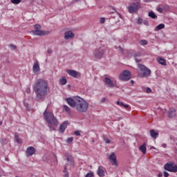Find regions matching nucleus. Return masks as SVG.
<instances>
[{"instance_id":"nucleus-57","label":"nucleus","mask_w":177,"mask_h":177,"mask_svg":"<svg viewBox=\"0 0 177 177\" xmlns=\"http://www.w3.org/2000/svg\"><path fill=\"white\" fill-rule=\"evenodd\" d=\"M92 142H93V143L95 142V140H92Z\"/></svg>"},{"instance_id":"nucleus-28","label":"nucleus","mask_w":177,"mask_h":177,"mask_svg":"<svg viewBox=\"0 0 177 177\" xmlns=\"http://www.w3.org/2000/svg\"><path fill=\"white\" fill-rule=\"evenodd\" d=\"M11 3L14 5H19L20 2H21V0H10Z\"/></svg>"},{"instance_id":"nucleus-31","label":"nucleus","mask_w":177,"mask_h":177,"mask_svg":"<svg viewBox=\"0 0 177 177\" xmlns=\"http://www.w3.org/2000/svg\"><path fill=\"white\" fill-rule=\"evenodd\" d=\"M64 109L66 113H70V107L66 105H64Z\"/></svg>"},{"instance_id":"nucleus-59","label":"nucleus","mask_w":177,"mask_h":177,"mask_svg":"<svg viewBox=\"0 0 177 177\" xmlns=\"http://www.w3.org/2000/svg\"><path fill=\"white\" fill-rule=\"evenodd\" d=\"M0 177H1V174H0Z\"/></svg>"},{"instance_id":"nucleus-47","label":"nucleus","mask_w":177,"mask_h":177,"mask_svg":"<svg viewBox=\"0 0 177 177\" xmlns=\"http://www.w3.org/2000/svg\"><path fill=\"white\" fill-rule=\"evenodd\" d=\"M16 142H17V143H21V140H20L19 138H17V139L16 140Z\"/></svg>"},{"instance_id":"nucleus-17","label":"nucleus","mask_w":177,"mask_h":177,"mask_svg":"<svg viewBox=\"0 0 177 177\" xmlns=\"http://www.w3.org/2000/svg\"><path fill=\"white\" fill-rule=\"evenodd\" d=\"M97 174L100 177H104V167L103 166H99L98 169L97 171Z\"/></svg>"},{"instance_id":"nucleus-11","label":"nucleus","mask_w":177,"mask_h":177,"mask_svg":"<svg viewBox=\"0 0 177 177\" xmlns=\"http://www.w3.org/2000/svg\"><path fill=\"white\" fill-rule=\"evenodd\" d=\"M109 160L111 161L112 165H115V167H118V163L117 162V156H115V153H114V152L111 153V154L109 156Z\"/></svg>"},{"instance_id":"nucleus-25","label":"nucleus","mask_w":177,"mask_h":177,"mask_svg":"<svg viewBox=\"0 0 177 177\" xmlns=\"http://www.w3.org/2000/svg\"><path fill=\"white\" fill-rule=\"evenodd\" d=\"M59 84L60 85H66V84H67V79L62 77L59 80Z\"/></svg>"},{"instance_id":"nucleus-24","label":"nucleus","mask_w":177,"mask_h":177,"mask_svg":"<svg viewBox=\"0 0 177 177\" xmlns=\"http://www.w3.org/2000/svg\"><path fill=\"white\" fill-rule=\"evenodd\" d=\"M148 16L151 19H157L156 15L153 11L149 12Z\"/></svg>"},{"instance_id":"nucleus-42","label":"nucleus","mask_w":177,"mask_h":177,"mask_svg":"<svg viewBox=\"0 0 177 177\" xmlns=\"http://www.w3.org/2000/svg\"><path fill=\"white\" fill-rule=\"evenodd\" d=\"M122 107H124V109H129V105L123 104Z\"/></svg>"},{"instance_id":"nucleus-40","label":"nucleus","mask_w":177,"mask_h":177,"mask_svg":"<svg viewBox=\"0 0 177 177\" xmlns=\"http://www.w3.org/2000/svg\"><path fill=\"white\" fill-rule=\"evenodd\" d=\"M142 23L145 24V26H149V21L144 20L142 21Z\"/></svg>"},{"instance_id":"nucleus-52","label":"nucleus","mask_w":177,"mask_h":177,"mask_svg":"<svg viewBox=\"0 0 177 177\" xmlns=\"http://www.w3.org/2000/svg\"><path fill=\"white\" fill-rule=\"evenodd\" d=\"M151 1H153V0H144L145 2H151Z\"/></svg>"},{"instance_id":"nucleus-15","label":"nucleus","mask_w":177,"mask_h":177,"mask_svg":"<svg viewBox=\"0 0 177 177\" xmlns=\"http://www.w3.org/2000/svg\"><path fill=\"white\" fill-rule=\"evenodd\" d=\"M65 156L66 157V160L68 162V165H72L73 167H74V158L73 157V156L66 153Z\"/></svg>"},{"instance_id":"nucleus-54","label":"nucleus","mask_w":177,"mask_h":177,"mask_svg":"<svg viewBox=\"0 0 177 177\" xmlns=\"http://www.w3.org/2000/svg\"><path fill=\"white\" fill-rule=\"evenodd\" d=\"M153 149H156V147H150V150H153Z\"/></svg>"},{"instance_id":"nucleus-22","label":"nucleus","mask_w":177,"mask_h":177,"mask_svg":"<svg viewBox=\"0 0 177 177\" xmlns=\"http://www.w3.org/2000/svg\"><path fill=\"white\" fill-rule=\"evenodd\" d=\"M139 150L140 151H142V153L143 154H146V150H147V148H146V143H144L142 145H141L140 147H139Z\"/></svg>"},{"instance_id":"nucleus-13","label":"nucleus","mask_w":177,"mask_h":177,"mask_svg":"<svg viewBox=\"0 0 177 177\" xmlns=\"http://www.w3.org/2000/svg\"><path fill=\"white\" fill-rule=\"evenodd\" d=\"M35 148L33 147H28L26 149V154L27 157H31L33 154H35Z\"/></svg>"},{"instance_id":"nucleus-32","label":"nucleus","mask_w":177,"mask_h":177,"mask_svg":"<svg viewBox=\"0 0 177 177\" xmlns=\"http://www.w3.org/2000/svg\"><path fill=\"white\" fill-rule=\"evenodd\" d=\"M74 140V138L71 137L66 140L67 143H71Z\"/></svg>"},{"instance_id":"nucleus-6","label":"nucleus","mask_w":177,"mask_h":177,"mask_svg":"<svg viewBox=\"0 0 177 177\" xmlns=\"http://www.w3.org/2000/svg\"><path fill=\"white\" fill-rule=\"evenodd\" d=\"M127 9L129 13H136L140 9V3L139 2L133 3L127 7Z\"/></svg>"},{"instance_id":"nucleus-33","label":"nucleus","mask_w":177,"mask_h":177,"mask_svg":"<svg viewBox=\"0 0 177 177\" xmlns=\"http://www.w3.org/2000/svg\"><path fill=\"white\" fill-rule=\"evenodd\" d=\"M140 43L141 45H147L149 44V42L147 40H142Z\"/></svg>"},{"instance_id":"nucleus-46","label":"nucleus","mask_w":177,"mask_h":177,"mask_svg":"<svg viewBox=\"0 0 177 177\" xmlns=\"http://www.w3.org/2000/svg\"><path fill=\"white\" fill-rule=\"evenodd\" d=\"M165 10H169V6H165Z\"/></svg>"},{"instance_id":"nucleus-4","label":"nucleus","mask_w":177,"mask_h":177,"mask_svg":"<svg viewBox=\"0 0 177 177\" xmlns=\"http://www.w3.org/2000/svg\"><path fill=\"white\" fill-rule=\"evenodd\" d=\"M139 71L138 72V77L140 78H147L151 74V71L143 64H138Z\"/></svg>"},{"instance_id":"nucleus-34","label":"nucleus","mask_w":177,"mask_h":177,"mask_svg":"<svg viewBox=\"0 0 177 177\" xmlns=\"http://www.w3.org/2000/svg\"><path fill=\"white\" fill-rule=\"evenodd\" d=\"M35 29L36 30H40L41 29V26L39 24L35 25Z\"/></svg>"},{"instance_id":"nucleus-9","label":"nucleus","mask_w":177,"mask_h":177,"mask_svg":"<svg viewBox=\"0 0 177 177\" xmlns=\"http://www.w3.org/2000/svg\"><path fill=\"white\" fill-rule=\"evenodd\" d=\"M104 83L105 84L106 86H107V88H114L117 86V83L109 77H105Z\"/></svg>"},{"instance_id":"nucleus-10","label":"nucleus","mask_w":177,"mask_h":177,"mask_svg":"<svg viewBox=\"0 0 177 177\" xmlns=\"http://www.w3.org/2000/svg\"><path fill=\"white\" fill-rule=\"evenodd\" d=\"M66 73L67 74H68V75L73 77V78H78L81 77V73L75 70L67 69Z\"/></svg>"},{"instance_id":"nucleus-37","label":"nucleus","mask_w":177,"mask_h":177,"mask_svg":"<svg viewBox=\"0 0 177 177\" xmlns=\"http://www.w3.org/2000/svg\"><path fill=\"white\" fill-rule=\"evenodd\" d=\"M75 135L76 136H81V132L77 130V131H75Z\"/></svg>"},{"instance_id":"nucleus-27","label":"nucleus","mask_w":177,"mask_h":177,"mask_svg":"<svg viewBox=\"0 0 177 177\" xmlns=\"http://www.w3.org/2000/svg\"><path fill=\"white\" fill-rule=\"evenodd\" d=\"M63 173L65 174L64 177H69L68 171H67V166L64 167V169L63 171Z\"/></svg>"},{"instance_id":"nucleus-56","label":"nucleus","mask_w":177,"mask_h":177,"mask_svg":"<svg viewBox=\"0 0 177 177\" xmlns=\"http://www.w3.org/2000/svg\"><path fill=\"white\" fill-rule=\"evenodd\" d=\"M0 125H2V122L0 121Z\"/></svg>"},{"instance_id":"nucleus-30","label":"nucleus","mask_w":177,"mask_h":177,"mask_svg":"<svg viewBox=\"0 0 177 177\" xmlns=\"http://www.w3.org/2000/svg\"><path fill=\"white\" fill-rule=\"evenodd\" d=\"M136 21L138 24H142L143 23V19L139 17L136 19Z\"/></svg>"},{"instance_id":"nucleus-51","label":"nucleus","mask_w":177,"mask_h":177,"mask_svg":"<svg viewBox=\"0 0 177 177\" xmlns=\"http://www.w3.org/2000/svg\"><path fill=\"white\" fill-rule=\"evenodd\" d=\"M162 147H164V149H167V144H162Z\"/></svg>"},{"instance_id":"nucleus-48","label":"nucleus","mask_w":177,"mask_h":177,"mask_svg":"<svg viewBox=\"0 0 177 177\" xmlns=\"http://www.w3.org/2000/svg\"><path fill=\"white\" fill-rule=\"evenodd\" d=\"M15 138L16 140H17V139H19V134L15 133Z\"/></svg>"},{"instance_id":"nucleus-2","label":"nucleus","mask_w":177,"mask_h":177,"mask_svg":"<svg viewBox=\"0 0 177 177\" xmlns=\"http://www.w3.org/2000/svg\"><path fill=\"white\" fill-rule=\"evenodd\" d=\"M44 117L46 121L48 122V127L50 131H56L57 127L59 125V121L55 117V115L51 112H48L45 111L44 112Z\"/></svg>"},{"instance_id":"nucleus-58","label":"nucleus","mask_w":177,"mask_h":177,"mask_svg":"<svg viewBox=\"0 0 177 177\" xmlns=\"http://www.w3.org/2000/svg\"><path fill=\"white\" fill-rule=\"evenodd\" d=\"M75 2H78V1H80V0H75Z\"/></svg>"},{"instance_id":"nucleus-36","label":"nucleus","mask_w":177,"mask_h":177,"mask_svg":"<svg viewBox=\"0 0 177 177\" xmlns=\"http://www.w3.org/2000/svg\"><path fill=\"white\" fill-rule=\"evenodd\" d=\"M86 177H95V176L93 175V173H88L86 175Z\"/></svg>"},{"instance_id":"nucleus-23","label":"nucleus","mask_w":177,"mask_h":177,"mask_svg":"<svg viewBox=\"0 0 177 177\" xmlns=\"http://www.w3.org/2000/svg\"><path fill=\"white\" fill-rule=\"evenodd\" d=\"M157 62L159 63V64H161L162 66H165L167 64V61H165L164 58H158Z\"/></svg>"},{"instance_id":"nucleus-50","label":"nucleus","mask_w":177,"mask_h":177,"mask_svg":"<svg viewBox=\"0 0 177 177\" xmlns=\"http://www.w3.org/2000/svg\"><path fill=\"white\" fill-rule=\"evenodd\" d=\"M48 53H49L50 55L52 54V49H48L47 50Z\"/></svg>"},{"instance_id":"nucleus-20","label":"nucleus","mask_w":177,"mask_h":177,"mask_svg":"<svg viewBox=\"0 0 177 177\" xmlns=\"http://www.w3.org/2000/svg\"><path fill=\"white\" fill-rule=\"evenodd\" d=\"M40 68H39V64L38 62H35L33 67H32V71L34 73H38L39 71Z\"/></svg>"},{"instance_id":"nucleus-8","label":"nucleus","mask_w":177,"mask_h":177,"mask_svg":"<svg viewBox=\"0 0 177 177\" xmlns=\"http://www.w3.org/2000/svg\"><path fill=\"white\" fill-rule=\"evenodd\" d=\"M121 81H129L131 80V72L129 71H124L119 76Z\"/></svg>"},{"instance_id":"nucleus-21","label":"nucleus","mask_w":177,"mask_h":177,"mask_svg":"<svg viewBox=\"0 0 177 177\" xmlns=\"http://www.w3.org/2000/svg\"><path fill=\"white\" fill-rule=\"evenodd\" d=\"M176 113V110L175 109H171L168 113V115L169 118H172V117H175Z\"/></svg>"},{"instance_id":"nucleus-43","label":"nucleus","mask_w":177,"mask_h":177,"mask_svg":"<svg viewBox=\"0 0 177 177\" xmlns=\"http://www.w3.org/2000/svg\"><path fill=\"white\" fill-rule=\"evenodd\" d=\"M162 10L163 9L162 8H158V12H159V13H162Z\"/></svg>"},{"instance_id":"nucleus-1","label":"nucleus","mask_w":177,"mask_h":177,"mask_svg":"<svg viewBox=\"0 0 177 177\" xmlns=\"http://www.w3.org/2000/svg\"><path fill=\"white\" fill-rule=\"evenodd\" d=\"M32 88L36 93V97L38 100L45 99V96L48 95V91H49L48 82L44 79L37 80L32 85Z\"/></svg>"},{"instance_id":"nucleus-18","label":"nucleus","mask_w":177,"mask_h":177,"mask_svg":"<svg viewBox=\"0 0 177 177\" xmlns=\"http://www.w3.org/2000/svg\"><path fill=\"white\" fill-rule=\"evenodd\" d=\"M150 136L151 138H153V139H157L158 138V133L156 132L154 129L150 130Z\"/></svg>"},{"instance_id":"nucleus-45","label":"nucleus","mask_w":177,"mask_h":177,"mask_svg":"<svg viewBox=\"0 0 177 177\" xmlns=\"http://www.w3.org/2000/svg\"><path fill=\"white\" fill-rule=\"evenodd\" d=\"M104 102H106V98L105 97L102 98L100 103H104Z\"/></svg>"},{"instance_id":"nucleus-44","label":"nucleus","mask_w":177,"mask_h":177,"mask_svg":"<svg viewBox=\"0 0 177 177\" xmlns=\"http://www.w3.org/2000/svg\"><path fill=\"white\" fill-rule=\"evenodd\" d=\"M151 88H147V93H151Z\"/></svg>"},{"instance_id":"nucleus-7","label":"nucleus","mask_w":177,"mask_h":177,"mask_svg":"<svg viewBox=\"0 0 177 177\" xmlns=\"http://www.w3.org/2000/svg\"><path fill=\"white\" fill-rule=\"evenodd\" d=\"M164 169L169 172H177V165L174 166V162H168L165 165Z\"/></svg>"},{"instance_id":"nucleus-39","label":"nucleus","mask_w":177,"mask_h":177,"mask_svg":"<svg viewBox=\"0 0 177 177\" xmlns=\"http://www.w3.org/2000/svg\"><path fill=\"white\" fill-rule=\"evenodd\" d=\"M10 47H11L14 50L17 49V47L15 45L10 44Z\"/></svg>"},{"instance_id":"nucleus-55","label":"nucleus","mask_w":177,"mask_h":177,"mask_svg":"<svg viewBox=\"0 0 177 177\" xmlns=\"http://www.w3.org/2000/svg\"><path fill=\"white\" fill-rule=\"evenodd\" d=\"M131 82L132 84H133L134 82H133V80H131Z\"/></svg>"},{"instance_id":"nucleus-14","label":"nucleus","mask_w":177,"mask_h":177,"mask_svg":"<svg viewBox=\"0 0 177 177\" xmlns=\"http://www.w3.org/2000/svg\"><path fill=\"white\" fill-rule=\"evenodd\" d=\"M67 125H68V121H64L63 123L59 126V132L64 133V131H66V128H67Z\"/></svg>"},{"instance_id":"nucleus-38","label":"nucleus","mask_w":177,"mask_h":177,"mask_svg":"<svg viewBox=\"0 0 177 177\" xmlns=\"http://www.w3.org/2000/svg\"><path fill=\"white\" fill-rule=\"evenodd\" d=\"M104 21H106V19L104 17L100 18L101 24H104Z\"/></svg>"},{"instance_id":"nucleus-29","label":"nucleus","mask_w":177,"mask_h":177,"mask_svg":"<svg viewBox=\"0 0 177 177\" xmlns=\"http://www.w3.org/2000/svg\"><path fill=\"white\" fill-rule=\"evenodd\" d=\"M102 138H103L105 143H108V144L110 143L111 140L107 137H106L105 136H102Z\"/></svg>"},{"instance_id":"nucleus-5","label":"nucleus","mask_w":177,"mask_h":177,"mask_svg":"<svg viewBox=\"0 0 177 177\" xmlns=\"http://www.w3.org/2000/svg\"><path fill=\"white\" fill-rule=\"evenodd\" d=\"M106 52V50L103 47H99L97 48L93 53V57L95 59H102L103 56H104V53Z\"/></svg>"},{"instance_id":"nucleus-3","label":"nucleus","mask_w":177,"mask_h":177,"mask_svg":"<svg viewBox=\"0 0 177 177\" xmlns=\"http://www.w3.org/2000/svg\"><path fill=\"white\" fill-rule=\"evenodd\" d=\"M89 108V104L85 100L80 97H76V110L79 113H86L88 109Z\"/></svg>"},{"instance_id":"nucleus-19","label":"nucleus","mask_w":177,"mask_h":177,"mask_svg":"<svg viewBox=\"0 0 177 177\" xmlns=\"http://www.w3.org/2000/svg\"><path fill=\"white\" fill-rule=\"evenodd\" d=\"M32 34L33 35H45V31L44 30H33L32 32Z\"/></svg>"},{"instance_id":"nucleus-16","label":"nucleus","mask_w":177,"mask_h":177,"mask_svg":"<svg viewBox=\"0 0 177 177\" xmlns=\"http://www.w3.org/2000/svg\"><path fill=\"white\" fill-rule=\"evenodd\" d=\"M66 101L67 102L68 104L71 107H76L77 106V102L74 101V100L71 97H68L66 99Z\"/></svg>"},{"instance_id":"nucleus-12","label":"nucleus","mask_w":177,"mask_h":177,"mask_svg":"<svg viewBox=\"0 0 177 177\" xmlns=\"http://www.w3.org/2000/svg\"><path fill=\"white\" fill-rule=\"evenodd\" d=\"M75 37V34L71 30H67L64 32V39H73Z\"/></svg>"},{"instance_id":"nucleus-26","label":"nucleus","mask_w":177,"mask_h":177,"mask_svg":"<svg viewBox=\"0 0 177 177\" xmlns=\"http://www.w3.org/2000/svg\"><path fill=\"white\" fill-rule=\"evenodd\" d=\"M162 28H165V25L163 24H160L156 26V30H162Z\"/></svg>"},{"instance_id":"nucleus-41","label":"nucleus","mask_w":177,"mask_h":177,"mask_svg":"<svg viewBox=\"0 0 177 177\" xmlns=\"http://www.w3.org/2000/svg\"><path fill=\"white\" fill-rule=\"evenodd\" d=\"M119 50L121 52V53H124V48H122L121 46H119Z\"/></svg>"},{"instance_id":"nucleus-49","label":"nucleus","mask_w":177,"mask_h":177,"mask_svg":"<svg viewBox=\"0 0 177 177\" xmlns=\"http://www.w3.org/2000/svg\"><path fill=\"white\" fill-rule=\"evenodd\" d=\"M135 60H136V63H140V61H141L140 59H137V58H136Z\"/></svg>"},{"instance_id":"nucleus-53","label":"nucleus","mask_w":177,"mask_h":177,"mask_svg":"<svg viewBox=\"0 0 177 177\" xmlns=\"http://www.w3.org/2000/svg\"><path fill=\"white\" fill-rule=\"evenodd\" d=\"M158 177H162V174H158Z\"/></svg>"},{"instance_id":"nucleus-35","label":"nucleus","mask_w":177,"mask_h":177,"mask_svg":"<svg viewBox=\"0 0 177 177\" xmlns=\"http://www.w3.org/2000/svg\"><path fill=\"white\" fill-rule=\"evenodd\" d=\"M116 104H118V106H120V107H122V106H124V102L118 101L116 102Z\"/></svg>"}]
</instances>
